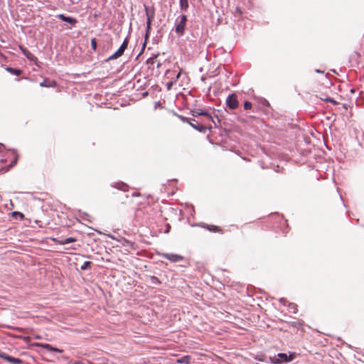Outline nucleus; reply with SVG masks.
Here are the masks:
<instances>
[{"label": "nucleus", "instance_id": "30", "mask_svg": "<svg viewBox=\"0 0 364 364\" xmlns=\"http://www.w3.org/2000/svg\"><path fill=\"white\" fill-rule=\"evenodd\" d=\"M71 364H82V363L80 361H76V362H74Z\"/></svg>", "mask_w": 364, "mask_h": 364}, {"label": "nucleus", "instance_id": "17", "mask_svg": "<svg viewBox=\"0 0 364 364\" xmlns=\"http://www.w3.org/2000/svg\"><path fill=\"white\" fill-rule=\"evenodd\" d=\"M208 230L211 231V232H220L221 230L220 228L218 227V226H216V225H206L205 226Z\"/></svg>", "mask_w": 364, "mask_h": 364}, {"label": "nucleus", "instance_id": "3", "mask_svg": "<svg viewBox=\"0 0 364 364\" xmlns=\"http://www.w3.org/2000/svg\"><path fill=\"white\" fill-rule=\"evenodd\" d=\"M187 22V16L186 15H181L178 16L175 22V31L177 35L181 37L184 35L185 28Z\"/></svg>", "mask_w": 364, "mask_h": 364}, {"label": "nucleus", "instance_id": "26", "mask_svg": "<svg viewBox=\"0 0 364 364\" xmlns=\"http://www.w3.org/2000/svg\"><path fill=\"white\" fill-rule=\"evenodd\" d=\"M326 101L330 102H331V103H333L334 105L337 104V102L334 100H333L332 98H328V99L326 100Z\"/></svg>", "mask_w": 364, "mask_h": 364}, {"label": "nucleus", "instance_id": "9", "mask_svg": "<svg viewBox=\"0 0 364 364\" xmlns=\"http://www.w3.org/2000/svg\"><path fill=\"white\" fill-rule=\"evenodd\" d=\"M145 10L146 15V31L149 33L151 29V21L154 16V10L152 9L151 12H150L147 7H145Z\"/></svg>", "mask_w": 364, "mask_h": 364}, {"label": "nucleus", "instance_id": "13", "mask_svg": "<svg viewBox=\"0 0 364 364\" xmlns=\"http://www.w3.org/2000/svg\"><path fill=\"white\" fill-rule=\"evenodd\" d=\"M5 69L9 73H11L12 75H15L16 76H18V75H21V73H22V70L20 69H18V68L6 67Z\"/></svg>", "mask_w": 364, "mask_h": 364}, {"label": "nucleus", "instance_id": "5", "mask_svg": "<svg viewBox=\"0 0 364 364\" xmlns=\"http://www.w3.org/2000/svg\"><path fill=\"white\" fill-rule=\"evenodd\" d=\"M189 124L196 130H198L200 132L205 133V132L208 130V128L209 127V125L208 124H203L200 120L197 119H191V122H189Z\"/></svg>", "mask_w": 364, "mask_h": 364}, {"label": "nucleus", "instance_id": "24", "mask_svg": "<svg viewBox=\"0 0 364 364\" xmlns=\"http://www.w3.org/2000/svg\"><path fill=\"white\" fill-rule=\"evenodd\" d=\"M180 119L183 122H187L189 124V122H191V120H190L188 118L186 117H183V116H179Z\"/></svg>", "mask_w": 364, "mask_h": 364}, {"label": "nucleus", "instance_id": "4", "mask_svg": "<svg viewBox=\"0 0 364 364\" xmlns=\"http://www.w3.org/2000/svg\"><path fill=\"white\" fill-rule=\"evenodd\" d=\"M128 43H129V39L127 37L124 39V41H123L121 46L119 48V49L113 55L109 56L107 60L109 61L111 60L117 59V58H119L120 56H122L123 55L124 50L127 49Z\"/></svg>", "mask_w": 364, "mask_h": 364}, {"label": "nucleus", "instance_id": "11", "mask_svg": "<svg viewBox=\"0 0 364 364\" xmlns=\"http://www.w3.org/2000/svg\"><path fill=\"white\" fill-rule=\"evenodd\" d=\"M36 346H38V347L43 348L46 349V350H48L49 351H54V352H58V353L63 352V350L54 348V347H53L51 345H50L48 343H36Z\"/></svg>", "mask_w": 364, "mask_h": 364}, {"label": "nucleus", "instance_id": "32", "mask_svg": "<svg viewBox=\"0 0 364 364\" xmlns=\"http://www.w3.org/2000/svg\"><path fill=\"white\" fill-rule=\"evenodd\" d=\"M152 279H153V280H156V282H159V281H158V278H156V277H153Z\"/></svg>", "mask_w": 364, "mask_h": 364}, {"label": "nucleus", "instance_id": "23", "mask_svg": "<svg viewBox=\"0 0 364 364\" xmlns=\"http://www.w3.org/2000/svg\"><path fill=\"white\" fill-rule=\"evenodd\" d=\"M146 63L149 65H154L155 63V58H149Z\"/></svg>", "mask_w": 364, "mask_h": 364}, {"label": "nucleus", "instance_id": "16", "mask_svg": "<svg viewBox=\"0 0 364 364\" xmlns=\"http://www.w3.org/2000/svg\"><path fill=\"white\" fill-rule=\"evenodd\" d=\"M179 5H180L181 9L186 11L188 9V0H180Z\"/></svg>", "mask_w": 364, "mask_h": 364}, {"label": "nucleus", "instance_id": "28", "mask_svg": "<svg viewBox=\"0 0 364 364\" xmlns=\"http://www.w3.org/2000/svg\"><path fill=\"white\" fill-rule=\"evenodd\" d=\"M40 85L41 87H47V85H46V81H43L42 82L40 83Z\"/></svg>", "mask_w": 364, "mask_h": 364}, {"label": "nucleus", "instance_id": "22", "mask_svg": "<svg viewBox=\"0 0 364 364\" xmlns=\"http://www.w3.org/2000/svg\"><path fill=\"white\" fill-rule=\"evenodd\" d=\"M91 46H92V49H94V50H95L97 48V42L95 38H92L91 40Z\"/></svg>", "mask_w": 364, "mask_h": 364}, {"label": "nucleus", "instance_id": "18", "mask_svg": "<svg viewBox=\"0 0 364 364\" xmlns=\"http://www.w3.org/2000/svg\"><path fill=\"white\" fill-rule=\"evenodd\" d=\"M92 262L90 261H86L83 263V264L81 266L82 270H86L91 268L92 266Z\"/></svg>", "mask_w": 364, "mask_h": 364}, {"label": "nucleus", "instance_id": "25", "mask_svg": "<svg viewBox=\"0 0 364 364\" xmlns=\"http://www.w3.org/2000/svg\"><path fill=\"white\" fill-rule=\"evenodd\" d=\"M176 82V80L174 81ZM173 84V82H169L167 83V89L170 90Z\"/></svg>", "mask_w": 364, "mask_h": 364}, {"label": "nucleus", "instance_id": "10", "mask_svg": "<svg viewBox=\"0 0 364 364\" xmlns=\"http://www.w3.org/2000/svg\"><path fill=\"white\" fill-rule=\"evenodd\" d=\"M56 17L64 22L70 23L71 25H75L77 23V19L72 17L66 16L64 14H58L56 16Z\"/></svg>", "mask_w": 364, "mask_h": 364}, {"label": "nucleus", "instance_id": "29", "mask_svg": "<svg viewBox=\"0 0 364 364\" xmlns=\"http://www.w3.org/2000/svg\"><path fill=\"white\" fill-rule=\"evenodd\" d=\"M280 302L283 303L284 304H285V302H286V300L284 299H280Z\"/></svg>", "mask_w": 364, "mask_h": 364}, {"label": "nucleus", "instance_id": "6", "mask_svg": "<svg viewBox=\"0 0 364 364\" xmlns=\"http://www.w3.org/2000/svg\"><path fill=\"white\" fill-rule=\"evenodd\" d=\"M225 104L230 109H235L239 105L237 95L235 94L228 95L226 99Z\"/></svg>", "mask_w": 364, "mask_h": 364}, {"label": "nucleus", "instance_id": "12", "mask_svg": "<svg viewBox=\"0 0 364 364\" xmlns=\"http://www.w3.org/2000/svg\"><path fill=\"white\" fill-rule=\"evenodd\" d=\"M0 357L14 364H20L22 363L21 359L10 356L5 353L0 355Z\"/></svg>", "mask_w": 364, "mask_h": 364}, {"label": "nucleus", "instance_id": "21", "mask_svg": "<svg viewBox=\"0 0 364 364\" xmlns=\"http://www.w3.org/2000/svg\"><path fill=\"white\" fill-rule=\"evenodd\" d=\"M252 107V104L250 102L246 101L244 103V108L246 110L251 109Z\"/></svg>", "mask_w": 364, "mask_h": 364}, {"label": "nucleus", "instance_id": "27", "mask_svg": "<svg viewBox=\"0 0 364 364\" xmlns=\"http://www.w3.org/2000/svg\"><path fill=\"white\" fill-rule=\"evenodd\" d=\"M181 74V71L180 70V71L178 72V74L176 75V80H177V79H178V78L180 77Z\"/></svg>", "mask_w": 364, "mask_h": 364}, {"label": "nucleus", "instance_id": "20", "mask_svg": "<svg viewBox=\"0 0 364 364\" xmlns=\"http://www.w3.org/2000/svg\"><path fill=\"white\" fill-rule=\"evenodd\" d=\"M116 188H117L118 189H120V190H122L124 191H125L127 188V185L124 183H119L117 186H116Z\"/></svg>", "mask_w": 364, "mask_h": 364}, {"label": "nucleus", "instance_id": "14", "mask_svg": "<svg viewBox=\"0 0 364 364\" xmlns=\"http://www.w3.org/2000/svg\"><path fill=\"white\" fill-rule=\"evenodd\" d=\"M76 240H77L76 238L73 237H67V238L63 239V240H58L57 242L59 245H66V244H68V243L74 242Z\"/></svg>", "mask_w": 364, "mask_h": 364}, {"label": "nucleus", "instance_id": "7", "mask_svg": "<svg viewBox=\"0 0 364 364\" xmlns=\"http://www.w3.org/2000/svg\"><path fill=\"white\" fill-rule=\"evenodd\" d=\"M161 256L172 262H178L183 259V257L177 254L162 253Z\"/></svg>", "mask_w": 364, "mask_h": 364}, {"label": "nucleus", "instance_id": "19", "mask_svg": "<svg viewBox=\"0 0 364 364\" xmlns=\"http://www.w3.org/2000/svg\"><path fill=\"white\" fill-rule=\"evenodd\" d=\"M289 310H290L292 313H294V314L297 313V306H296V304H293V303L289 304Z\"/></svg>", "mask_w": 364, "mask_h": 364}, {"label": "nucleus", "instance_id": "8", "mask_svg": "<svg viewBox=\"0 0 364 364\" xmlns=\"http://www.w3.org/2000/svg\"><path fill=\"white\" fill-rule=\"evenodd\" d=\"M19 49L21 50L22 53L28 58V60L33 62L36 65H38V58L33 53H31L27 48H24L22 46H19Z\"/></svg>", "mask_w": 364, "mask_h": 364}, {"label": "nucleus", "instance_id": "1", "mask_svg": "<svg viewBox=\"0 0 364 364\" xmlns=\"http://www.w3.org/2000/svg\"><path fill=\"white\" fill-rule=\"evenodd\" d=\"M192 114L195 117H201L202 119L200 120V122L203 124H208L209 125L208 129L213 128V124H215V127H218L217 122L213 119V117L204 110L194 109L192 111Z\"/></svg>", "mask_w": 364, "mask_h": 364}, {"label": "nucleus", "instance_id": "15", "mask_svg": "<svg viewBox=\"0 0 364 364\" xmlns=\"http://www.w3.org/2000/svg\"><path fill=\"white\" fill-rule=\"evenodd\" d=\"M191 358L190 355H185L177 360L178 363L181 364H191Z\"/></svg>", "mask_w": 364, "mask_h": 364}, {"label": "nucleus", "instance_id": "2", "mask_svg": "<svg viewBox=\"0 0 364 364\" xmlns=\"http://www.w3.org/2000/svg\"><path fill=\"white\" fill-rule=\"evenodd\" d=\"M294 358V354H290L288 355L287 353H279L277 355H275L274 356H270L269 358V362L272 364H283L289 363Z\"/></svg>", "mask_w": 364, "mask_h": 364}, {"label": "nucleus", "instance_id": "31", "mask_svg": "<svg viewBox=\"0 0 364 364\" xmlns=\"http://www.w3.org/2000/svg\"><path fill=\"white\" fill-rule=\"evenodd\" d=\"M236 11H237V12H239L240 14H242V11H241V10H240L239 8H237V9H236Z\"/></svg>", "mask_w": 364, "mask_h": 364}]
</instances>
